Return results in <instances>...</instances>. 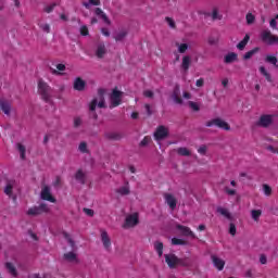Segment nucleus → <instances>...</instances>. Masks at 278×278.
<instances>
[{
    "mask_svg": "<svg viewBox=\"0 0 278 278\" xmlns=\"http://www.w3.org/2000/svg\"><path fill=\"white\" fill-rule=\"evenodd\" d=\"M106 93L108 89L98 88L97 97L89 103V112H94L97 108H100L101 110H105L108 108V104H105Z\"/></svg>",
    "mask_w": 278,
    "mask_h": 278,
    "instance_id": "f257e3e1",
    "label": "nucleus"
},
{
    "mask_svg": "<svg viewBox=\"0 0 278 278\" xmlns=\"http://www.w3.org/2000/svg\"><path fill=\"white\" fill-rule=\"evenodd\" d=\"M38 94L45 103H50V105L53 103V89L42 78L38 80Z\"/></svg>",
    "mask_w": 278,
    "mask_h": 278,
    "instance_id": "f03ea898",
    "label": "nucleus"
},
{
    "mask_svg": "<svg viewBox=\"0 0 278 278\" xmlns=\"http://www.w3.org/2000/svg\"><path fill=\"white\" fill-rule=\"evenodd\" d=\"M165 262L169 268H177V266L188 268V266H190L188 258H179L175 254H165Z\"/></svg>",
    "mask_w": 278,
    "mask_h": 278,
    "instance_id": "7ed1b4c3",
    "label": "nucleus"
},
{
    "mask_svg": "<svg viewBox=\"0 0 278 278\" xmlns=\"http://www.w3.org/2000/svg\"><path fill=\"white\" fill-rule=\"evenodd\" d=\"M125 94V92L118 90V87H115L112 89V92L110 93V109L112 110V108H118V105H121V103H123V96Z\"/></svg>",
    "mask_w": 278,
    "mask_h": 278,
    "instance_id": "20e7f679",
    "label": "nucleus"
},
{
    "mask_svg": "<svg viewBox=\"0 0 278 278\" xmlns=\"http://www.w3.org/2000/svg\"><path fill=\"white\" fill-rule=\"evenodd\" d=\"M205 125H206V127H214V125H215V127H218L219 129H225V131L231 130V126H229V124L220 117L213 118V119L206 122Z\"/></svg>",
    "mask_w": 278,
    "mask_h": 278,
    "instance_id": "39448f33",
    "label": "nucleus"
},
{
    "mask_svg": "<svg viewBox=\"0 0 278 278\" xmlns=\"http://www.w3.org/2000/svg\"><path fill=\"white\" fill-rule=\"evenodd\" d=\"M47 213H49V205H47V203H41L39 206H33L27 211L28 216H40Z\"/></svg>",
    "mask_w": 278,
    "mask_h": 278,
    "instance_id": "423d86ee",
    "label": "nucleus"
},
{
    "mask_svg": "<svg viewBox=\"0 0 278 278\" xmlns=\"http://www.w3.org/2000/svg\"><path fill=\"white\" fill-rule=\"evenodd\" d=\"M153 136H154V140H156V142H162V140H166V138H168V136H169L168 128H166V126H164V125H161L156 128Z\"/></svg>",
    "mask_w": 278,
    "mask_h": 278,
    "instance_id": "0eeeda50",
    "label": "nucleus"
},
{
    "mask_svg": "<svg viewBox=\"0 0 278 278\" xmlns=\"http://www.w3.org/2000/svg\"><path fill=\"white\" fill-rule=\"evenodd\" d=\"M170 99L177 105H184V99H181V86H179V84H176L174 86V89L170 94Z\"/></svg>",
    "mask_w": 278,
    "mask_h": 278,
    "instance_id": "6e6552de",
    "label": "nucleus"
},
{
    "mask_svg": "<svg viewBox=\"0 0 278 278\" xmlns=\"http://www.w3.org/2000/svg\"><path fill=\"white\" fill-rule=\"evenodd\" d=\"M275 115L264 114L261 115L260 119L255 123L256 127H263L264 129H268V126L273 123V118Z\"/></svg>",
    "mask_w": 278,
    "mask_h": 278,
    "instance_id": "1a4fd4ad",
    "label": "nucleus"
},
{
    "mask_svg": "<svg viewBox=\"0 0 278 278\" xmlns=\"http://www.w3.org/2000/svg\"><path fill=\"white\" fill-rule=\"evenodd\" d=\"M40 199H42V201H49L50 203H56L58 201L53 195H51V187L47 185L41 189Z\"/></svg>",
    "mask_w": 278,
    "mask_h": 278,
    "instance_id": "9d476101",
    "label": "nucleus"
},
{
    "mask_svg": "<svg viewBox=\"0 0 278 278\" xmlns=\"http://www.w3.org/2000/svg\"><path fill=\"white\" fill-rule=\"evenodd\" d=\"M138 223H140V219H138V213L128 215L125 219V223L123 224V229H129L130 227H136Z\"/></svg>",
    "mask_w": 278,
    "mask_h": 278,
    "instance_id": "9b49d317",
    "label": "nucleus"
},
{
    "mask_svg": "<svg viewBox=\"0 0 278 278\" xmlns=\"http://www.w3.org/2000/svg\"><path fill=\"white\" fill-rule=\"evenodd\" d=\"M261 39H262L263 42H267V45H278V37L273 36L270 34V30H264L261 34Z\"/></svg>",
    "mask_w": 278,
    "mask_h": 278,
    "instance_id": "f8f14e48",
    "label": "nucleus"
},
{
    "mask_svg": "<svg viewBox=\"0 0 278 278\" xmlns=\"http://www.w3.org/2000/svg\"><path fill=\"white\" fill-rule=\"evenodd\" d=\"M14 184H16V181L14 180H9L7 182V186L4 187V194H7V197L12 199L13 201H16V195L12 193V190H14Z\"/></svg>",
    "mask_w": 278,
    "mask_h": 278,
    "instance_id": "ddd939ff",
    "label": "nucleus"
},
{
    "mask_svg": "<svg viewBox=\"0 0 278 278\" xmlns=\"http://www.w3.org/2000/svg\"><path fill=\"white\" fill-rule=\"evenodd\" d=\"M106 53H108V48H105V43L99 42L96 49V56L99 58V60H103Z\"/></svg>",
    "mask_w": 278,
    "mask_h": 278,
    "instance_id": "4468645a",
    "label": "nucleus"
},
{
    "mask_svg": "<svg viewBox=\"0 0 278 278\" xmlns=\"http://www.w3.org/2000/svg\"><path fill=\"white\" fill-rule=\"evenodd\" d=\"M0 110L5 116H10L12 112V103L8 100H0Z\"/></svg>",
    "mask_w": 278,
    "mask_h": 278,
    "instance_id": "2eb2a0df",
    "label": "nucleus"
},
{
    "mask_svg": "<svg viewBox=\"0 0 278 278\" xmlns=\"http://www.w3.org/2000/svg\"><path fill=\"white\" fill-rule=\"evenodd\" d=\"M73 88L78 92H84L86 90V80L81 79V77L75 78Z\"/></svg>",
    "mask_w": 278,
    "mask_h": 278,
    "instance_id": "dca6fc26",
    "label": "nucleus"
},
{
    "mask_svg": "<svg viewBox=\"0 0 278 278\" xmlns=\"http://www.w3.org/2000/svg\"><path fill=\"white\" fill-rule=\"evenodd\" d=\"M75 179L81 186H86V179H88V175L86 172H84V169H78L75 174Z\"/></svg>",
    "mask_w": 278,
    "mask_h": 278,
    "instance_id": "f3484780",
    "label": "nucleus"
},
{
    "mask_svg": "<svg viewBox=\"0 0 278 278\" xmlns=\"http://www.w3.org/2000/svg\"><path fill=\"white\" fill-rule=\"evenodd\" d=\"M101 240H102L104 249L106 251H110V247H112V239H110V236L108 235V231L102 230Z\"/></svg>",
    "mask_w": 278,
    "mask_h": 278,
    "instance_id": "a211bd4d",
    "label": "nucleus"
},
{
    "mask_svg": "<svg viewBox=\"0 0 278 278\" xmlns=\"http://www.w3.org/2000/svg\"><path fill=\"white\" fill-rule=\"evenodd\" d=\"M96 16H99V18H102V21L105 23V25H112V21H110V17L101 10V8L94 9Z\"/></svg>",
    "mask_w": 278,
    "mask_h": 278,
    "instance_id": "6ab92c4d",
    "label": "nucleus"
},
{
    "mask_svg": "<svg viewBox=\"0 0 278 278\" xmlns=\"http://www.w3.org/2000/svg\"><path fill=\"white\" fill-rule=\"evenodd\" d=\"M164 197L170 210H175V207H177V199H175V195L170 193H165Z\"/></svg>",
    "mask_w": 278,
    "mask_h": 278,
    "instance_id": "aec40b11",
    "label": "nucleus"
},
{
    "mask_svg": "<svg viewBox=\"0 0 278 278\" xmlns=\"http://www.w3.org/2000/svg\"><path fill=\"white\" fill-rule=\"evenodd\" d=\"M176 229H178V231H180L184 236H190L191 238H197V236H194V232H192V230H190L188 226L178 224L176 225Z\"/></svg>",
    "mask_w": 278,
    "mask_h": 278,
    "instance_id": "412c9836",
    "label": "nucleus"
},
{
    "mask_svg": "<svg viewBox=\"0 0 278 278\" xmlns=\"http://www.w3.org/2000/svg\"><path fill=\"white\" fill-rule=\"evenodd\" d=\"M211 258L213 265L215 266V268H217V270H223V268H225V261H223L220 257L212 255Z\"/></svg>",
    "mask_w": 278,
    "mask_h": 278,
    "instance_id": "4be33fe9",
    "label": "nucleus"
},
{
    "mask_svg": "<svg viewBox=\"0 0 278 278\" xmlns=\"http://www.w3.org/2000/svg\"><path fill=\"white\" fill-rule=\"evenodd\" d=\"M76 251H71L65 254H63V260L65 262H76V264H79V260H77V254L75 253Z\"/></svg>",
    "mask_w": 278,
    "mask_h": 278,
    "instance_id": "5701e85b",
    "label": "nucleus"
},
{
    "mask_svg": "<svg viewBox=\"0 0 278 278\" xmlns=\"http://www.w3.org/2000/svg\"><path fill=\"white\" fill-rule=\"evenodd\" d=\"M104 138L105 140H110V141H118V140H123V135L118 132H105Z\"/></svg>",
    "mask_w": 278,
    "mask_h": 278,
    "instance_id": "b1692460",
    "label": "nucleus"
},
{
    "mask_svg": "<svg viewBox=\"0 0 278 278\" xmlns=\"http://www.w3.org/2000/svg\"><path fill=\"white\" fill-rule=\"evenodd\" d=\"M225 64H233V62H238V53L229 52L224 58Z\"/></svg>",
    "mask_w": 278,
    "mask_h": 278,
    "instance_id": "393cba45",
    "label": "nucleus"
},
{
    "mask_svg": "<svg viewBox=\"0 0 278 278\" xmlns=\"http://www.w3.org/2000/svg\"><path fill=\"white\" fill-rule=\"evenodd\" d=\"M129 35V31L127 30H121L119 33L115 34L113 36L114 40L116 42H125V38Z\"/></svg>",
    "mask_w": 278,
    "mask_h": 278,
    "instance_id": "a878e982",
    "label": "nucleus"
},
{
    "mask_svg": "<svg viewBox=\"0 0 278 278\" xmlns=\"http://www.w3.org/2000/svg\"><path fill=\"white\" fill-rule=\"evenodd\" d=\"M63 238H65V240H67V243L70 244L72 251H77V244L75 243V240H73V238L70 236L68 232L63 231Z\"/></svg>",
    "mask_w": 278,
    "mask_h": 278,
    "instance_id": "bb28decb",
    "label": "nucleus"
},
{
    "mask_svg": "<svg viewBox=\"0 0 278 278\" xmlns=\"http://www.w3.org/2000/svg\"><path fill=\"white\" fill-rule=\"evenodd\" d=\"M190 64H192V59L190 58V55H185L182 58L181 68L185 72H188V70L190 68Z\"/></svg>",
    "mask_w": 278,
    "mask_h": 278,
    "instance_id": "cd10ccee",
    "label": "nucleus"
},
{
    "mask_svg": "<svg viewBox=\"0 0 278 278\" xmlns=\"http://www.w3.org/2000/svg\"><path fill=\"white\" fill-rule=\"evenodd\" d=\"M249 40H251V36L249 34H247L243 38V40H241L238 45H237V49H239V51H244L247 45H249Z\"/></svg>",
    "mask_w": 278,
    "mask_h": 278,
    "instance_id": "c85d7f7f",
    "label": "nucleus"
},
{
    "mask_svg": "<svg viewBox=\"0 0 278 278\" xmlns=\"http://www.w3.org/2000/svg\"><path fill=\"white\" fill-rule=\"evenodd\" d=\"M217 213L222 214V216H225L228 220H233V216H231V213L227 211V208H223V206L217 207Z\"/></svg>",
    "mask_w": 278,
    "mask_h": 278,
    "instance_id": "c756f323",
    "label": "nucleus"
},
{
    "mask_svg": "<svg viewBox=\"0 0 278 278\" xmlns=\"http://www.w3.org/2000/svg\"><path fill=\"white\" fill-rule=\"evenodd\" d=\"M265 62H267V64H273V66L278 68V59H277V56L271 55V54H267L266 58H265Z\"/></svg>",
    "mask_w": 278,
    "mask_h": 278,
    "instance_id": "7c9ffc66",
    "label": "nucleus"
},
{
    "mask_svg": "<svg viewBox=\"0 0 278 278\" xmlns=\"http://www.w3.org/2000/svg\"><path fill=\"white\" fill-rule=\"evenodd\" d=\"M5 268L7 270H9L10 275H12L13 277H18V271L16 270V267L12 263L10 262L5 263Z\"/></svg>",
    "mask_w": 278,
    "mask_h": 278,
    "instance_id": "2f4dec72",
    "label": "nucleus"
},
{
    "mask_svg": "<svg viewBox=\"0 0 278 278\" xmlns=\"http://www.w3.org/2000/svg\"><path fill=\"white\" fill-rule=\"evenodd\" d=\"M154 249L156 253H159V257H162V255H164V243H162V241H155Z\"/></svg>",
    "mask_w": 278,
    "mask_h": 278,
    "instance_id": "473e14b6",
    "label": "nucleus"
},
{
    "mask_svg": "<svg viewBox=\"0 0 278 278\" xmlns=\"http://www.w3.org/2000/svg\"><path fill=\"white\" fill-rule=\"evenodd\" d=\"M261 48L260 47H255L254 49L248 51L244 55H243V60H251L252 55H255V53H260Z\"/></svg>",
    "mask_w": 278,
    "mask_h": 278,
    "instance_id": "72a5a7b5",
    "label": "nucleus"
},
{
    "mask_svg": "<svg viewBox=\"0 0 278 278\" xmlns=\"http://www.w3.org/2000/svg\"><path fill=\"white\" fill-rule=\"evenodd\" d=\"M260 73L265 76V79L269 81V84H273V76L270 75V73H268V71H266V67L261 66Z\"/></svg>",
    "mask_w": 278,
    "mask_h": 278,
    "instance_id": "f704fd0d",
    "label": "nucleus"
},
{
    "mask_svg": "<svg viewBox=\"0 0 278 278\" xmlns=\"http://www.w3.org/2000/svg\"><path fill=\"white\" fill-rule=\"evenodd\" d=\"M178 155H181L182 157H190L192 155V152L188 150V148H178L177 149Z\"/></svg>",
    "mask_w": 278,
    "mask_h": 278,
    "instance_id": "c9c22d12",
    "label": "nucleus"
},
{
    "mask_svg": "<svg viewBox=\"0 0 278 278\" xmlns=\"http://www.w3.org/2000/svg\"><path fill=\"white\" fill-rule=\"evenodd\" d=\"M16 147H17V151L20 152L21 160H25V153L27 149L22 143H17Z\"/></svg>",
    "mask_w": 278,
    "mask_h": 278,
    "instance_id": "e433bc0d",
    "label": "nucleus"
},
{
    "mask_svg": "<svg viewBox=\"0 0 278 278\" xmlns=\"http://www.w3.org/2000/svg\"><path fill=\"white\" fill-rule=\"evenodd\" d=\"M252 218L257 223L260 220V216H262V211L261 210H252L251 211Z\"/></svg>",
    "mask_w": 278,
    "mask_h": 278,
    "instance_id": "4c0bfd02",
    "label": "nucleus"
},
{
    "mask_svg": "<svg viewBox=\"0 0 278 278\" xmlns=\"http://www.w3.org/2000/svg\"><path fill=\"white\" fill-rule=\"evenodd\" d=\"M189 108L193 111V112H200L201 111V106L199 105V103L194 102V101H189L188 102Z\"/></svg>",
    "mask_w": 278,
    "mask_h": 278,
    "instance_id": "58836bf2",
    "label": "nucleus"
},
{
    "mask_svg": "<svg viewBox=\"0 0 278 278\" xmlns=\"http://www.w3.org/2000/svg\"><path fill=\"white\" fill-rule=\"evenodd\" d=\"M130 190H129V187H121L118 190H117V193L118 194H122V197H127V194H130Z\"/></svg>",
    "mask_w": 278,
    "mask_h": 278,
    "instance_id": "ea45409f",
    "label": "nucleus"
},
{
    "mask_svg": "<svg viewBox=\"0 0 278 278\" xmlns=\"http://www.w3.org/2000/svg\"><path fill=\"white\" fill-rule=\"evenodd\" d=\"M176 47H178V53H186V51H188V43H181L179 45V42H176Z\"/></svg>",
    "mask_w": 278,
    "mask_h": 278,
    "instance_id": "a19ab883",
    "label": "nucleus"
},
{
    "mask_svg": "<svg viewBox=\"0 0 278 278\" xmlns=\"http://www.w3.org/2000/svg\"><path fill=\"white\" fill-rule=\"evenodd\" d=\"M149 142H151V137L147 136L140 141L139 147L144 149L146 147H149Z\"/></svg>",
    "mask_w": 278,
    "mask_h": 278,
    "instance_id": "79ce46f5",
    "label": "nucleus"
},
{
    "mask_svg": "<svg viewBox=\"0 0 278 278\" xmlns=\"http://www.w3.org/2000/svg\"><path fill=\"white\" fill-rule=\"evenodd\" d=\"M172 244L186 247L188 244V242H186V241H184L181 239H178V238H173L172 239Z\"/></svg>",
    "mask_w": 278,
    "mask_h": 278,
    "instance_id": "37998d69",
    "label": "nucleus"
},
{
    "mask_svg": "<svg viewBox=\"0 0 278 278\" xmlns=\"http://www.w3.org/2000/svg\"><path fill=\"white\" fill-rule=\"evenodd\" d=\"M212 20L213 21H222L223 20V15L218 14V9L213 10Z\"/></svg>",
    "mask_w": 278,
    "mask_h": 278,
    "instance_id": "c03bdc74",
    "label": "nucleus"
},
{
    "mask_svg": "<svg viewBox=\"0 0 278 278\" xmlns=\"http://www.w3.org/2000/svg\"><path fill=\"white\" fill-rule=\"evenodd\" d=\"M78 149L80 153H88V143L86 141L80 142Z\"/></svg>",
    "mask_w": 278,
    "mask_h": 278,
    "instance_id": "a18cd8bd",
    "label": "nucleus"
},
{
    "mask_svg": "<svg viewBox=\"0 0 278 278\" xmlns=\"http://www.w3.org/2000/svg\"><path fill=\"white\" fill-rule=\"evenodd\" d=\"M245 18L248 25H253V23H255V15H253V13H248Z\"/></svg>",
    "mask_w": 278,
    "mask_h": 278,
    "instance_id": "49530a36",
    "label": "nucleus"
},
{
    "mask_svg": "<svg viewBox=\"0 0 278 278\" xmlns=\"http://www.w3.org/2000/svg\"><path fill=\"white\" fill-rule=\"evenodd\" d=\"M144 109L148 117L153 116V114H155V111L151 109V104H144Z\"/></svg>",
    "mask_w": 278,
    "mask_h": 278,
    "instance_id": "de8ad7c7",
    "label": "nucleus"
},
{
    "mask_svg": "<svg viewBox=\"0 0 278 278\" xmlns=\"http://www.w3.org/2000/svg\"><path fill=\"white\" fill-rule=\"evenodd\" d=\"M263 190L266 197H270V194H273V188H270V186L268 185H263Z\"/></svg>",
    "mask_w": 278,
    "mask_h": 278,
    "instance_id": "09e8293b",
    "label": "nucleus"
},
{
    "mask_svg": "<svg viewBox=\"0 0 278 278\" xmlns=\"http://www.w3.org/2000/svg\"><path fill=\"white\" fill-rule=\"evenodd\" d=\"M165 21L172 29H176L177 25L175 24V20H173V17H165Z\"/></svg>",
    "mask_w": 278,
    "mask_h": 278,
    "instance_id": "8fccbe9b",
    "label": "nucleus"
},
{
    "mask_svg": "<svg viewBox=\"0 0 278 278\" xmlns=\"http://www.w3.org/2000/svg\"><path fill=\"white\" fill-rule=\"evenodd\" d=\"M39 27L46 34H50L51 33V26L49 24H39Z\"/></svg>",
    "mask_w": 278,
    "mask_h": 278,
    "instance_id": "3c124183",
    "label": "nucleus"
},
{
    "mask_svg": "<svg viewBox=\"0 0 278 278\" xmlns=\"http://www.w3.org/2000/svg\"><path fill=\"white\" fill-rule=\"evenodd\" d=\"M90 31L88 30V26L83 25L80 26V36H89Z\"/></svg>",
    "mask_w": 278,
    "mask_h": 278,
    "instance_id": "603ef678",
    "label": "nucleus"
},
{
    "mask_svg": "<svg viewBox=\"0 0 278 278\" xmlns=\"http://www.w3.org/2000/svg\"><path fill=\"white\" fill-rule=\"evenodd\" d=\"M236 231H237V229H236V224L230 223V224H229V230H228V232L230 233V236H236Z\"/></svg>",
    "mask_w": 278,
    "mask_h": 278,
    "instance_id": "864d4df0",
    "label": "nucleus"
},
{
    "mask_svg": "<svg viewBox=\"0 0 278 278\" xmlns=\"http://www.w3.org/2000/svg\"><path fill=\"white\" fill-rule=\"evenodd\" d=\"M143 97H147L148 99H153V97H155V93H153V91L151 90H146L143 91Z\"/></svg>",
    "mask_w": 278,
    "mask_h": 278,
    "instance_id": "5fc2aeb1",
    "label": "nucleus"
},
{
    "mask_svg": "<svg viewBox=\"0 0 278 278\" xmlns=\"http://www.w3.org/2000/svg\"><path fill=\"white\" fill-rule=\"evenodd\" d=\"M225 192L226 194H229V197H235L236 194V189H229V187H225Z\"/></svg>",
    "mask_w": 278,
    "mask_h": 278,
    "instance_id": "6e6d98bb",
    "label": "nucleus"
},
{
    "mask_svg": "<svg viewBox=\"0 0 278 278\" xmlns=\"http://www.w3.org/2000/svg\"><path fill=\"white\" fill-rule=\"evenodd\" d=\"M55 5H58V4L56 3H52L51 5L46 7L43 9V11L47 12V14H51V11L55 9Z\"/></svg>",
    "mask_w": 278,
    "mask_h": 278,
    "instance_id": "4d7b16f0",
    "label": "nucleus"
},
{
    "mask_svg": "<svg viewBox=\"0 0 278 278\" xmlns=\"http://www.w3.org/2000/svg\"><path fill=\"white\" fill-rule=\"evenodd\" d=\"M61 185H62V178L60 176H56L55 181L53 182V187L60 188Z\"/></svg>",
    "mask_w": 278,
    "mask_h": 278,
    "instance_id": "13d9d810",
    "label": "nucleus"
},
{
    "mask_svg": "<svg viewBox=\"0 0 278 278\" xmlns=\"http://www.w3.org/2000/svg\"><path fill=\"white\" fill-rule=\"evenodd\" d=\"M198 152H199L201 155H205V153H207V146H201V147L198 149Z\"/></svg>",
    "mask_w": 278,
    "mask_h": 278,
    "instance_id": "bf43d9fd",
    "label": "nucleus"
},
{
    "mask_svg": "<svg viewBox=\"0 0 278 278\" xmlns=\"http://www.w3.org/2000/svg\"><path fill=\"white\" fill-rule=\"evenodd\" d=\"M83 212H85L87 214V216H94V210H91V208H83Z\"/></svg>",
    "mask_w": 278,
    "mask_h": 278,
    "instance_id": "052dcab7",
    "label": "nucleus"
},
{
    "mask_svg": "<svg viewBox=\"0 0 278 278\" xmlns=\"http://www.w3.org/2000/svg\"><path fill=\"white\" fill-rule=\"evenodd\" d=\"M195 86L198 88H203V86H205V80L203 78H200L195 81Z\"/></svg>",
    "mask_w": 278,
    "mask_h": 278,
    "instance_id": "680f3d73",
    "label": "nucleus"
},
{
    "mask_svg": "<svg viewBox=\"0 0 278 278\" xmlns=\"http://www.w3.org/2000/svg\"><path fill=\"white\" fill-rule=\"evenodd\" d=\"M269 25L273 29H277V20H276V17L270 20Z\"/></svg>",
    "mask_w": 278,
    "mask_h": 278,
    "instance_id": "e2e57ef3",
    "label": "nucleus"
},
{
    "mask_svg": "<svg viewBox=\"0 0 278 278\" xmlns=\"http://www.w3.org/2000/svg\"><path fill=\"white\" fill-rule=\"evenodd\" d=\"M268 258L265 256V254H261L260 256V263L261 264H267Z\"/></svg>",
    "mask_w": 278,
    "mask_h": 278,
    "instance_id": "0e129e2a",
    "label": "nucleus"
},
{
    "mask_svg": "<svg viewBox=\"0 0 278 278\" xmlns=\"http://www.w3.org/2000/svg\"><path fill=\"white\" fill-rule=\"evenodd\" d=\"M81 125V118L77 117L74 119V127H79Z\"/></svg>",
    "mask_w": 278,
    "mask_h": 278,
    "instance_id": "69168bd1",
    "label": "nucleus"
},
{
    "mask_svg": "<svg viewBox=\"0 0 278 278\" xmlns=\"http://www.w3.org/2000/svg\"><path fill=\"white\" fill-rule=\"evenodd\" d=\"M269 212H271L274 215H277L278 214V207L277 206H271L269 208Z\"/></svg>",
    "mask_w": 278,
    "mask_h": 278,
    "instance_id": "338daca9",
    "label": "nucleus"
},
{
    "mask_svg": "<svg viewBox=\"0 0 278 278\" xmlns=\"http://www.w3.org/2000/svg\"><path fill=\"white\" fill-rule=\"evenodd\" d=\"M34 278H47V274H43V276H40V274H34Z\"/></svg>",
    "mask_w": 278,
    "mask_h": 278,
    "instance_id": "774afa93",
    "label": "nucleus"
}]
</instances>
